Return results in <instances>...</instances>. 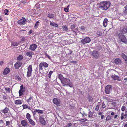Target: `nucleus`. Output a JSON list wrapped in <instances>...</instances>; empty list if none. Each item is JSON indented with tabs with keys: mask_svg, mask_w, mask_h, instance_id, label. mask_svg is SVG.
<instances>
[{
	"mask_svg": "<svg viewBox=\"0 0 127 127\" xmlns=\"http://www.w3.org/2000/svg\"><path fill=\"white\" fill-rule=\"evenodd\" d=\"M110 5V2L108 1L101 2L99 4V8L103 10H107L109 7Z\"/></svg>",
	"mask_w": 127,
	"mask_h": 127,
	"instance_id": "nucleus-1",
	"label": "nucleus"
},
{
	"mask_svg": "<svg viewBox=\"0 0 127 127\" xmlns=\"http://www.w3.org/2000/svg\"><path fill=\"white\" fill-rule=\"evenodd\" d=\"M61 82L64 86H68L71 88L73 87L72 83L70 82V80L68 79L64 78L61 80Z\"/></svg>",
	"mask_w": 127,
	"mask_h": 127,
	"instance_id": "nucleus-2",
	"label": "nucleus"
},
{
	"mask_svg": "<svg viewBox=\"0 0 127 127\" xmlns=\"http://www.w3.org/2000/svg\"><path fill=\"white\" fill-rule=\"evenodd\" d=\"M27 77H29L31 76L32 73V68L31 65H30L28 66L27 68Z\"/></svg>",
	"mask_w": 127,
	"mask_h": 127,
	"instance_id": "nucleus-3",
	"label": "nucleus"
},
{
	"mask_svg": "<svg viewBox=\"0 0 127 127\" xmlns=\"http://www.w3.org/2000/svg\"><path fill=\"white\" fill-rule=\"evenodd\" d=\"M118 36L120 39L121 40V41L124 43H126L127 42V40L125 36L122 33H120L118 34Z\"/></svg>",
	"mask_w": 127,
	"mask_h": 127,
	"instance_id": "nucleus-4",
	"label": "nucleus"
},
{
	"mask_svg": "<svg viewBox=\"0 0 127 127\" xmlns=\"http://www.w3.org/2000/svg\"><path fill=\"white\" fill-rule=\"evenodd\" d=\"M91 41V39L89 37H87L82 39L81 41V42L82 44L84 45L86 43H89Z\"/></svg>",
	"mask_w": 127,
	"mask_h": 127,
	"instance_id": "nucleus-5",
	"label": "nucleus"
},
{
	"mask_svg": "<svg viewBox=\"0 0 127 127\" xmlns=\"http://www.w3.org/2000/svg\"><path fill=\"white\" fill-rule=\"evenodd\" d=\"M112 86L110 85H107L105 88V92L107 94L110 93V92L112 90Z\"/></svg>",
	"mask_w": 127,
	"mask_h": 127,
	"instance_id": "nucleus-6",
	"label": "nucleus"
},
{
	"mask_svg": "<svg viewBox=\"0 0 127 127\" xmlns=\"http://www.w3.org/2000/svg\"><path fill=\"white\" fill-rule=\"evenodd\" d=\"M48 64L46 63L43 62H42L39 64V69H40L42 70L43 69V66L45 68H46L48 67Z\"/></svg>",
	"mask_w": 127,
	"mask_h": 127,
	"instance_id": "nucleus-7",
	"label": "nucleus"
},
{
	"mask_svg": "<svg viewBox=\"0 0 127 127\" xmlns=\"http://www.w3.org/2000/svg\"><path fill=\"white\" fill-rule=\"evenodd\" d=\"M93 56L96 59L98 58L100 56L99 52L95 50L93 51L92 53Z\"/></svg>",
	"mask_w": 127,
	"mask_h": 127,
	"instance_id": "nucleus-8",
	"label": "nucleus"
},
{
	"mask_svg": "<svg viewBox=\"0 0 127 127\" xmlns=\"http://www.w3.org/2000/svg\"><path fill=\"white\" fill-rule=\"evenodd\" d=\"M26 22L25 18L22 17L21 19H20L18 21V23L20 25H24Z\"/></svg>",
	"mask_w": 127,
	"mask_h": 127,
	"instance_id": "nucleus-9",
	"label": "nucleus"
},
{
	"mask_svg": "<svg viewBox=\"0 0 127 127\" xmlns=\"http://www.w3.org/2000/svg\"><path fill=\"white\" fill-rule=\"evenodd\" d=\"M21 124L23 127H29V124L27 121L23 120L21 122Z\"/></svg>",
	"mask_w": 127,
	"mask_h": 127,
	"instance_id": "nucleus-10",
	"label": "nucleus"
},
{
	"mask_svg": "<svg viewBox=\"0 0 127 127\" xmlns=\"http://www.w3.org/2000/svg\"><path fill=\"white\" fill-rule=\"evenodd\" d=\"M39 121L40 123L42 125H45L46 124L45 121L44 120V118L41 116H39Z\"/></svg>",
	"mask_w": 127,
	"mask_h": 127,
	"instance_id": "nucleus-11",
	"label": "nucleus"
},
{
	"mask_svg": "<svg viewBox=\"0 0 127 127\" xmlns=\"http://www.w3.org/2000/svg\"><path fill=\"white\" fill-rule=\"evenodd\" d=\"M20 88L19 93V95L20 96L22 95L23 93L24 92L25 88L23 87V85H22L20 86Z\"/></svg>",
	"mask_w": 127,
	"mask_h": 127,
	"instance_id": "nucleus-12",
	"label": "nucleus"
},
{
	"mask_svg": "<svg viewBox=\"0 0 127 127\" xmlns=\"http://www.w3.org/2000/svg\"><path fill=\"white\" fill-rule=\"evenodd\" d=\"M2 113H4L5 115H7V114L9 112V108L7 107H6L3 109L1 110Z\"/></svg>",
	"mask_w": 127,
	"mask_h": 127,
	"instance_id": "nucleus-13",
	"label": "nucleus"
},
{
	"mask_svg": "<svg viewBox=\"0 0 127 127\" xmlns=\"http://www.w3.org/2000/svg\"><path fill=\"white\" fill-rule=\"evenodd\" d=\"M37 45L35 44H32L29 47L30 50L32 51H34L36 48Z\"/></svg>",
	"mask_w": 127,
	"mask_h": 127,
	"instance_id": "nucleus-14",
	"label": "nucleus"
},
{
	"mask_svg": "<svg viewBox=\"0 0 127 127\" xmlns=\"http://www.w3.org/2000/svg\"><path fill=\"white\" fill-rule=\"evenodd\" d=\"M111 77L115 80H118V81H120L121 80V79L119 76L115 74L111 75Z\"/></svg>",
	"mask_w": 127,
	"mask_h": 127,
	"instance_id": "nucleus-15",
	"label": "nucleus"
},
{
	"mask_svg": "<svg viewBox=\"0 0 127 127\" xmlns=\"http://www.w3.org/2000/svg\"><path fill=\"white\" fill-rule=\"evenodd\" d=\"M22 63L20 62H17L14 64V67L16 69H18L19 67L21 65Z\"/></svg>",
	"mask_w": 127,
	"mask_h": 127,
	"instance_id": "nucleus-16",
	"label": "nucleus"
},
{
	"mask_svg": "<svg viewBox=\"0 0 127 127\" xmlns=\"http://www.w3.org/2000/svg\"><path fill=\"white\" fill-rule=\"evenodd\" d=\"M114 62L116 64L119 65L121 64V61L120 58H117L115 60Z\"/></svg>",
	"mask_w": 127,
	"mask_h": 127,
	"instance_id": "nucleus-17",
	"label": "nucleus"
},
{
	"mask_svg": "<svg viewBox=\"0 0 127 127\" xmlns=\"http://www.w3.org/2000/svg\"><path fill=\"white\" fill-rule=\"evenodd\" d=\"M23 101L21 100H17L15 101L14 103L16 105H20L22 103Z\"/></svg>",
	"mask_w": 127,
	"mask_h": 127,
	"instance_id": "nucleus-18",
	"label": "nucleus"
},
{
	"mask_svg": "<svg viewBox=\"0 0 127 127\" xmlns=\"http://www.w3.org/2000/svg\"><path fill=\"white\" fill-rule=\"evenodd\" d=\"M53 102L54 104L57 105V106L59 105L60 102L57 99L54 98L53 100Z\"/></svg>",
	"mask_w": 127,
	"mask_h": 127,
	"instance_id": "nucleus-19",
	"label": "nucleus"
},
{
	"mask_svg": "<svg viewBox=\"0 0 127 127\" xmlns=\"http://www.w3.org/2000/svg\"><path fill=\"white\" fill-rule=\"evenodd\" d=\"M10 72L9 69L8 68H6L4 70L3 73V74L4 75H6Z\"/></svg>",
	"mask_w": 127,
	"mask_h": 127,
	"instance_id": "nucleus-20",
	"label": "nucleus"
},
{
	"mask_svg": "<svg viewBox=\"0 0 127 127\" xmlns=\"http://www.w3.org/2000/svg\"><path fill=\"white\" fill-rule=\"evenodd\" d=\"M108 19L107 18H105L103 23V26L104 27H106Z\"/></svg>",
	"mask_w": 127,
	"mask_h": 127,
	"instance_id": "nucleus-21",
	"label": "nucleus"
},
{
	"mask_svg": "<svg viewBox=\"0 0 127 127\" xmlns=\"http://www.w3.org/2000/svg\"><path fill=\"white\" fill-rule=\"evenodd\" d=\"M34 54V53L31 51H29L27 52L26 54V55L29 57H31L32 55Z\"/></svg>",
	"mask_w": 127,
	"mask_h": 127,
	"instance_id": "nucleus-22",
	"label": "nucleus"
},
{
	"mask_svg": "<svg viewBox=\"0 0 127 127\" xmlns=\"http://www.w3.org/2000/svg\"><path fill=\"white\" fill-rule=\"evenodd\" d=\"M122 32L123 33H127V26H125L122 30Z\"/></svg>",
	"mask_w": 127,
	"mask_h": 127,
	"instance_id": "nucleus-23",
	"label": "nucleus"
},
{
	"mask_svg": "<svg viewBox=\"0 0 127 127\" xmlns=\"http://www.w3.org/2000/svg\"><path fill=\"white\" fill-rule=\"evenodd\" d=\"M121 56L122 58H123L124 60L127 59V56L124 53H121Z\"/></svg>",
	"mask_w": 127,
	"mask_h": 127,
	"instance_id": "nucleus-24",
	"label": "nucleus"
},
{
	"mask_svg": "<svg viewBox=\"0 0 127 127\" xmlns=\"http://www.w3.org/2000/svg\"><path fill=\"white\" fill-rule=\"evenodd\" d=\"M50 25L53 26H54L57 27H58V25L54 23L53 22H50Z\"/></svg>",
	"mask_w": 127,
	"mask_h": 127,
	"instance_id": "nucleus-25",
	"label": "nucleus"
},
{
	"mask_svg": "<svg viewBox=\"0 0 127 127\" xmlns=\"http://www.w3.org/2000/svg\"><path fill=\"white\" fill-rule=\"evenodd\" d=\"M30 123L32 126H34L35 125V122L32 120L31 119L29 121Z\"/></svg>",
	"mask_w": 127,
	"mask_h": 127,
	"instance_id": "nucleus-26",
	"label": "nucleus"
},
{
	"mask_svg": "<svg viewBox=\"0 0 127 127\" xmlns=\"http://www.w3.org/2000/svg\"><path fill=\"white\" fill-rule=\"evenodd\" d=\"M31 116L30 114L29 113H27L26 115V117L28 121L31 119Z\"/></svg>",
	"mask_w": 127,
	"mask_h": 127,
	"instance_id": "nucleus-27",
	"label": "nucleus"
},
{
	"mask_svg": "<svg viewBox=\"0 0 127 127\" xmlns=\"http://www.w3.org/2000/svg\"><path fill=\"white\" fill-rule=\"evenodd\" d=\"M39 25V22L38 21H37L34 26V27L35 29H37Z\"/></svg>",
	"mask_w": 127,
	"mask_h": 127,
	"instance_id": "nucleus-28",
	"label": "nucleus"
},
{
	"mask_svg": "<svg viewBox=\"0 0 127 127\" xmlns=\"http://www.w3.org/2000/svg\"><path fill=\"white\" fill-rule=\"evenodd\" d=\"M23 58V56L22 55H19V56L17 57V59L18 61H21Z\"/></svg>",
	"mask_w": 127,
	"mask_h": 127,
	"instance_id": "nucleus-29",
	"label": "nucleus"
},
{
	"mask_svg": "<svg viewBox=\"0 0 127 127\" xmlns=\"http://www.w3.org/2000/svg\"><path fill=\"white\" fill-rule=\"evenodd\" d=\"M36 111L38 113L42 114L43 113V111L41 110L36 109Z\"/></svg>",
	"mask_w": 127,
	"mask_h": 127,
	"instance_id": "nucleus-30",
	"label": "nucleus"
},
{
	"mask_svg": "<svg viewBox=\"0 0 127 127\" xmlns=\"http://www.w3.org/2000/svg\"><path fill=\"white\" fill-rule=\"evenodd\" d=\"M62 28L64 31H67L68 30V28L66 26H62Z\"/></svg>",
	"mask_w": 127,
	"mask_h": 127,
	"instance_id": "nucleus-31",
	"label": "nucleus"
},
{
	"mask_svg": "<svg viewBox=\"0 0 127 127\" xmlns=\"http://www.w3.org/2000/svg\"><path fill=\"white\" fill-rule=\"evenodd\" d=\"M48 17L50 18H53L54 17V15L52 14L49 13L48 15Z\"/></svg>",
	"mask_w": 127,
	"mask_h": 127,
	"instance_id": "nucleus-32",
	"label": "nucleus"
},
{
	"mask_svg": "<svg viewBox=\"0 0 127 127\" xmlns=\"http://www.w3.org/2000/svg\"><path fill=\"white\" fill-rule=\"evenodd\" d=\"M18 43L16 42H14L12 43V45L13 46H16L18 45Z\"/></svg>",
	"mask_w": 127,
	"mask_h": 127,
	"instance_id": "nucleus-33",
	"label": "nucleus"
},
{
	"mask_svg": "<svg viewBox=\"0 0 127 127\" xmlns=\"http://www.w3.org/2000/svg\"><path fill=\"white\" fill-rule=\"evenodd\" d=\"M59 78L61 80H61H62L64 78L63 76L61 74H59Z\"/></svg>",
	"mask_w": 127,
	"mask_h": 127,
	"instance_id": "nucleus-34",
	"label": "nucleus"
},
{
	"mask_svg": "<svg viewBox=\"0 0 127 127\" xmlns=\"http://www.w3.org/2000/svg\"><path fill=\"white\" fill-rule=\"evenodd\" d=\"M5 90L6 91L7 93H10L11 89L9 88H5Z\"/></svg>",
	"mask_w": 127,
	"mask_h": 127,
	"instance_id": "nucleus-35",
	"label": "nucleus"
},
{
	"mask_svg": "<svg viewBox=\"0 0 127 127\" xmlns=\"http://www.w3.org/2000/svg\"><path fill=\"white\" fill-rule=\"evenodd\" d=\"M22 106L23 107V109L28 108L30 109V107H29L26 104H23L22 105Z\"/></svg>",
	"mask_w": 127,
	"mask_h": 127,
	"instance_id": "nucleus-36",
	"label": "nucleus"
},
{
	"mask_svg": "<svg viewBox=\"0 0 127 127\" xmlns=\"http://www.w3.org/2000/svg\"><path fill=\"white\" fill-rule=\"evenodd\" d=\"M53 72L52 71H50L49 72V73L48 74V77L49 78H50L51 74Z\"/></svg>",
	"mask_w": 127,
	"mask_h": 127,
	"instance_id": "nucleus-37",
	"label": "nucleus"
},
{
	"mask_svg": "<svg viewBox=\"0 0 127 127\" xmlns=\"http://www.w3.org/2000/svg\"><path fill=\"white\" fill-rule=\"evenodd\" d=\"M93 114L91 111H89V117L90 118L92 117Z\"/></svg>",
	"mask_w": 127,
	"mask_h": 127,
	"instance_id": "nucleus-38",
	"label": "nucleus"
},
{
	"mask_svg": "<svg viewBox=\"0 0 127 127\" xmlns=\"http://www.w3.org/2000/svg\"><path fill=\"white\" fill-rule=\"evenodd\" d=\"M125 9L124 11L125 13L127 14V4L124 7Z\"/></svg>",
	"mask_w": 127,
	"mask_h": 127,
	"instance_id": "nucleus-39",
	"label": "nucleus"
},
{
	"mask_svg": "<svg viewBox=\"0 0 127 127\" xmlns=\"http://www.w3.org/2000/svg\"><path fill=\"white\" fill-rule=\"evenodd\" d=\"M32 98L31 96L27 100V102H31V100H32Z\"/></svg>",
	"mask_w": 127,
	"mask_h": 127,
	"instance_id": "nucleus-40",
	"label": "nucleus"
},
{
	"mask_svg": "<svg viewBox=\"0 0 127 127\" xmlns=\"http://www.w3.org/2000/svg\"><path fill=\"white\" fill-rule=\"evenodd\" d=\"M32 112L33 114V116L34 117L36 115V109H35L34 111H32Z\"/></svg>",
	"mask_w": 127,
	"mask_h": 127,
	"instance_id": "nucleus-41",
	"label": "nucleus"
},
{
	"mask_svg": "<svg viewBox=\"0 0 127 127\" xmlns=\"http://www.w3.org/2000/svg\"><path fill=\"white\" fill-rule=\"evenodd\" d=\"M106 106L105 105V104L104 103V102H103L102 103V105L101 106V108L102 107V108L104 109V108Z\"/></svg>",
	"mask_w": 127,
	"mask_h": 127,
	"instance_id": "nucleus-42",
	"label": "nucleus"
},
{
	"mask_svg": "<svg viewBox=\"0 0 127 127\" xmlns=\"http://www.w3.org/2000/svg\"><path fill=\"white\" fill-rule=\"evenodd\" d=\"M97 35L99 36H101L102 35V33L100 31H97Z\"/></svg>",
	"mask_w": 127,
	"mask_h": 127,
	"instance_id": "nucleus-43",
	"label": "nucleus"
},
{
	"mask_svg": "<svg viewBox=\"0 0 127 127\" xmlns=\"http://www.w3.org/2000/svg\"><path fill=\"white\" fill-rule=\"evenodd\" d=\"M88 99L89 101H92L93 100V98L91 96H89Z\"/></svg>",
	"mask_w": 127,
	"mask_h": 127,
	"instance_id": "nucleus-44",
	"label": "nucleus"
},
{
	"mask_svg": "<svg viewBox=\"0 0 127 127\" xmlns=\"http://www.w3.org/2000/svg\"><path fill=\"white\" fill-rule=\"evenodd\" d=\"M8 12V11L7 9H5L4 11L5 14L6 15H8V14H7V13Z\"/></svg>",
	"mask_w": 127,
	"mask_h": 127,
	"instance_id": "nucleus-45",
	"label": "nucleus"
},
{
	"mask_svg": "<svg viewBox=\"0 0 127 127\" xmlns=\"http://www.w3.org/2000/svg\"><path fill=\"white\" fill-rule=\"evenodd\" d=\"M87 120L85 118L84 119H81L79 120V121L80 122H85Z\"/></svg>",
	"mask_w": 127,
	"mask_h": 127,
	"instance_id": "nucleus-46",
	"label": "nucleus"
},
{
	"mask_svg": "<svg viewBox=\"0 0 127 127\" xmlns=\"http://www.w3.org/2000/svg\"><path fill=\"white\" fill-rule=\"evenodd\" d=\"M11 124V122H10L7 121L6 122V126H9Z\"/></svg>",
	"mask_w": 127,
	"mask_h": 127,
	"instance_id": "nucleus-47",
	"label": "nucleus"
},
{
	"mask_svg": "<svg viewBox=\"0 0 127 127\" xmlns=\"http://www.w3.org/2000/svg\"><path fill=\"white\" fill-rule=\"evenodd\" d=\"M45 55L46 56L48 57V58L50 60H51V57L50 56H49V55H48V54H47V53H45Z\"/></svg>",
	"mask_w": 127,
	"mask_h": 127,
	"instance_id": "nucleus-48",
	"label": "nucleus"
},
{
	"mask_svg": "<svg viewBox=\"0 0 127 127\" xmlns=\"http://www.w3.org/2000/svg\"><path fill=\"white\" fill-rule=\"evenodd\" d=\"M126 107L124 106H122V108H121V110L122 111H124L125 109L126 108Z\"/></svg>",
	"mask_w": 127,
	"mask_h": 127,
	"instance_id": "nucleus-49",
	"label": "nucleus"
},
{
	"mask_svg": "<svg viewBox=\"0 0 127 127\" xmlns=\"http://www.w3.org/2000/svg\"><path fill=\"white\" fill-rule=\"evenodd\" d=\"M124 113H123L121 114V119L123 120L124 118Z\"/></svg>",
	"mask_w": 127,
	"mask_h": 127,
	"instance_id": "nucleus-50",
	"label": "nucleus"
},
{
	"mask_svg": "<svg viewBox=\"0 0 127 127\" xmlns=\"http://www.w3.org/2000/svg\"><path fill=\"white\" fill-rule=\"evenodd\" d=\"M82 115H83L82 117H84L85 116H87V115L84 113V112L82 113H81Z\"/></svg>",
	"mask_w": 127,
	"mask_h": 127,
	"instance_id": "nucleus-51",
	"label": "nucleus"
},
{
	"mask_svg": "<svg viewBox=\"0 0 127 127\" xmlns=\"http://www.w3.org/2000/svg\"><path fill=\"white\" fill-rule=\"evenodd\" d=\"M68 9L67 8H65L64 9V10L65 12H68Z\"/></svg>",
	"mask_w": 127,
	"mask_h": 127,
	"instance_id": "nucleus-52",
	"label": "nucleus"
},
{
	"mask_svg": "<svg viewBox=\"0 0 127 127\" xmlns=\"http://www.w3.org/2000/svg\"><path fill=\"white\" fill-rule=\"evenodd\" d=\"M75 26L74 25H72L71 26V28L73 30L75 28Z\"/></svg>",
	"mask_w": 127,
	"mask_h": 127,
	"instance_id": "nucleus-53",
	"label": "nucleus"
},
{
	"mask_svg": "<svg viewBox=\"0 0 127 127\" xmlns=\"http://www.w3.org/2000/svg\"><path fill=\"white\" fill-rule=\"evenodd\" d=\"M33 32L32 30H31L29 32H28V34L29 35H30L31 33H32Z\"/></svg>",
	"mask_w": 127,
	"mask_h": 127,
	"instance_id": "nucleus-54",
	"label": "nucleus"
},
{
	"mask_svg": "<svg viewBox=\"0 0 127 127\" xmlns=\"http://www.w3.org/2000/svg\"><path fill=\"white\" fill-rule=\"evenodd\" d=\"M99 108V106L98 105L96 107L95 110L97 111L98 110Z\"/></svg>",
	"mask_w": 127,
	"mask_h": 127,
	"instance_id": "nucleus-55",
	"label": "nucleus"
},
{
	"mask_svg": "<svg viewBox=\"0 0 127 127\" xmlns=\"http://www.w3.org/2000/svg\"><path fill=\"white\" fill-rule=\"evenodd\" d=\"M72 126V124L71 123H69L67 125V127H71Z\"/></svg>",
	"mask_w": 127,
	"mask_h": 127,
	"instance_id": "nucleus-56",
	"label": "nucleus"
},
{
	"mask_svg": "<svg viewBox=\"0 0 127 127\" xmlns=\"http://www.w3.org/2000/svg\"><path fill=\"white\" fill-rule=\"evenodd\" d=\"M3 98L4 99H7V97L5 95H3Z\"/></svg>",
	"mask_w": 127,
	"mask_h": 127,
	"instance_id": "nucleus-57",
	"label": "nucleus"
},
{
	"mask_svg": "<svg viewBox=\"0 0 127 127\" xmlns=\"http://www.w3.org/2000/svg\"><path fill=\"white\" fill-rule=\"evenodd\" d=\"M124 116H125V118H126L127 116V114L125 113V114H124Z\"/></svg>",
	"mask_w": 127,
	"mask_h": 127,
	"instance_id": "nucleus-58",
	"label": "nucleus"
},
{
	"mask_svg": "<svg viewBox=\"0 0 127 127\" xmlns=\"http://www.w3.org/2000/svg\"><path fill=\"white\" fill-rule=\"evenodd\" d=\"M110 119V118H109V117L108 116V117H106V121H108Z\"/></svg>",
	"mask_w": 127,
	"mask_h": 127,
	"instance_id": "nucleus-59",
	"label": "nucleus"
},
{
	"mask_svg": "<svg viewBox=\"0 0 127 127\" xmlns=\"http://www.w3.org/2000/svg\"><path fill=\"white\" fill-rule=\"evenodd\" d=\"M3 61H1L0 62V65H2L3 64Z\"/></svg>",
	"mask_w": 127,
	"mask_h": 127,
	"instance_id": "nucleus-60",
	"label": "nucleus"
},
{
	"mask_svg": "<svg viewBox=\"0 0 127 127\" xmlns=\"http://www.w3.org/2000/svg\"><path fill=\"white\" fill-rule=\"evenodd\" d=\"M112 103L113 105H114L115 106L116 104V103L115 102H112Z\"/></svg>",
	"mask_w": 127,
	"mask_h": 127,
	"instance_id": "nucleus-61",
	"label": "nucleus"
},
{
	"mask_svg": "<svg viewBox=\"0 0 127 127\" xmlns=\"http://www.w3.org/2000/svg\"><path fill=\"white\" fill-rule=\"evenodd\" d=\"M104 115H102L101 116V119H102L103 118H104Z\"/></svg>",
	"mask_w": 127,
	"mask_h": 127,
	"instance_id": "nucleus-62",
	"label": "nucleus"
},
{
	"mask_svg": "<svg viewBox=\"0 0 127 127\" xmlns=\"http://www.w3.org/2000/svg\"><path fill=\"white\" fill-rule=\"evenodd\" d=\"M69 52V53L68 54H70L72 53V51L70 50H68Z\"/></svg>",
	"mask_w": 127,
	"mask_h": 127,
	"instance_id": "nucleus-63",
	"label": "nucleus"
},
{
	"mask_svg": "<svg viewBox=\"0 0 127 127\" xmlns=\"http://www.w3.org/2000/svg\"><path fill=\"white\" fill-rule=\"evenodd\" d=\"M124 96L126 97H127V93H126L125 94Z\"/></svg>",
	"mask_w": 127,
	"mask_h": 127,
	"instance_id": "nucleus-64",
	"label": "nucleus"
}]
</instances>
